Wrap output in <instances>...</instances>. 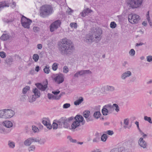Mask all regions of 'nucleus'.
Listing matches in <instances>:
<instances>
[{"label": "nucleus", "instance_id": "f257e3e1", "mask_svg": "<svg viewBox=\"0 0 152 152\" xmlns=\"http://www.w3.org/2000/svg\"><path fill=\"white\" fill-rule=\"evenodd\" d=\"M70 120V118L66 119L63 118L64 127L72 130H77L85 123V121L83 117L80 115H77L75 117L74 120L71 126H69V123Z\"/></svg>", "mask_w": 152, "mask_h": 152}, {"label": "nucleus", "instance_id": "f03ea898", "mask_svg": "<svg viewBox=\"0 0 152 152\" xmlns=\"http://www.w3.org/2000/svg\"><path fill=\"white\" fill-rule=\"evenodd\" d=\"M102 33L100 29L94 28L91 29L84 38V40L88 44H91L92 42H98L101 39L100 36Z\"/></svg>", "mask_w": 152, "mask_h": 152}, {"label": "nucleus", "instance_id": "7ed1b4c3", "mask_svg": "<svg viewBox=\"0 0 152 152\" xmlns=\"http://www.w3.org/2000/svg\"><path fill=\"white\" fill-rule=\"evenodd\" d=\"M59 50L63 54H68L74 48L73 44L66 38L62 39L59 44Z\"/></svg>", "mask_w": 152, "mask_h": 152}, {"label": "nucleus", "instance_id": "20e7f679", "mask_svg": "<svg viewBox=\"0 0 152 152\" xmlns=\"http://www.w3.org/2000/svg\"><path fill=\"white\" fill-rule=\"evenodd\" d=\"M53 12V9L50 5H45L40 8V15L42 17H45L51 14Z\"/></svg>", "mask_w": 152, "mask_h": 152}, {"label": "nucleus", "instance_id": "39448f33", "mask_svg": "<svg viewBox=\"0 0 152 152\" xmlns=\"http://www.w3.org/2000/svg\"><path fill=\"white\" fill-rule=\"evenodd\" d=\"M15 115V112L10 109H5L0 110V118L7 119L12 117Z\"/></svg>", "mask_w": 152, "mask_h": 152}, {"label": "nucleus", "instance_id": "423d86ee", "mask_svg": "<svg viewBox=\"0 0 152 152\" xmlns=\"http://www.w3.org/2000/svg\"><path fill=\"white\" fill-rule=\"evenodd\" d=\"M141 137H140L138 140V144L139 146L143 149H146L148 148V143L145 139L147 137L146 134L143 132H142L140 134Z\"/></svg>", "mask_w": 152, "mask_h": 152}, {"label": "nucleus", "instance_id": "0eeeda50", "mask_svg": "<svg viewBox=\"0 0 152 152\" xmlns=\"http://www.w3.org/2000/svg\"><path fill=\"white\" fill-rule=\"evenodd\" d=\"M51 77L55 82L58 84L63 83L64 79V75L62 73L53 74L51 76Z\"/></svg>", "mask_w": 152, "mask_h": 152}, {"label": "nucleus", "instance_id": "6e6552de", "mask_svg": "<svg viewBox=\"0 0 152 152\" xmlns=\"http://www.w3.org/2000/svg\"><path fill=\"white\" fill-rule=\"evenodd\" d=\"M128 20L130 23L135 24L138 23L140 20V16L136 14H130L128 16Z\"/></svg>", "mask_w": 152, "mask_h": 152}, {"label": "nucleus", "instance_id": "1a4fd4ad", "mask_svg": "<svg viewBox=\"0 0 152 152\" xmlns=\"http://www.w3.org/2000/svg\"><path fill=\"white\" fill-rule=\"evenodd\" d=\"M31 22V20L30 19L23 15L22 16L21 18V23L22 26L25 28H29Z\"/></svg>", "mask_w": 152, "mask_h": 152}, {"label": "nucleus", "instance_id": "9d476101", "mask_svg": "<svg viewBox=\"0 0 152 152\" xmlns=\"http://www.w3.org/2000/svg\"><path fill=\"white\" fill-rule=\"evenodd\" d=\"M113 112V108L112 106L109 105L104 106L102 110V113L104 115H107Z\"/></svg>", "mask_w": 152, "mask_h": 152}, {"label": "nucleus", "instance_id": "9b49d317", "mask_svg": "<svg viewBox=\"0 0 152 152\" xmlns=\"http://www.w3.org/2000/svg\"><path fill=\"white\" fill-rule=\"evenodd\" d=\"M142 0H129L128 3L130 6L132 8H136L140 6L142 4Z\"/></svg>", "mask_w": 152, "mask_h": 152}, {"label": "nucleus", "instance_id": "f8f14e48", "mask_svg": "<svg viewBox=\"0 0 152 152\" xmlns=\"http://www.w3.org/2000/svg\"><path fill=\"white\" fill-rule=\"evenodd\" d=\"M61 21L58 20L53 22L50 25V30L51 32H53L60 26Z\"/></svg>", "mask_w": 152, "mask_h": 152}, {"label": "nucleus", "instance_id": "ddd939ff", "mask_svg": "<svg viewBox=\"0 0 152 152\" xmlns=\"http://www.w3.org/2000/svg\"><path fill=\"white\" fill-rule=\"evenodd\" d=\"M35 85L38 89L42 91H45L48 88V83L47 82L45 83H37Z\"/></svg>", "mask_w": 152, "mask_h": 152}, {"label": "nucleus", "instance_id": "4468645a", "mask_svg": "<svg viewBox=\"0 0 152 152\" xmlns=\"http://www.w3.org/2000/svg\"><path fill=\"white\" fill-rule=\"evenodd\" d=\"M90 111L88 110L85 111L83 113V116L88 122L93 121L94 120L92 116H90Z\"/></svg>", "mask_w": 152, "mask_h": 152}, {"label": "nucleus", "instance_id": "2eb2a0df", "mask_svg": "<svg viewBox=\"0 0 152 152\" xmlns=\"http://www.w3.org/2000/svg\"><path fill=\"white\" fill-rule=\"evenodd\" d=\"M2 124L3 126L8 128L7 129H10L11 130V129L13 126V123L9 120H7L3 121Z\"/></svg>", "mask_w": 152, "mask_h": 152}, {"label": "nucleus", "instance_id": "dca6fc26", "mask_svg": "<svg viewBox=\"0 0 152 152\" xmlns=\"http://www.w3.org/2000/svg\"><path fill=\"white\" fill-rule=\"evenodd\" d=\"M91 72L89 70H81L77 72L74 75L75 77H78L79 76L85 75L87 74H90Z\"/></svg>", "mask_w": 152, "mask_h": 152}, {"label": "nucleus", "instance_id": "f3484780", "mask_svg": "<svg viewBox=\"0 0 152 152\" xmlns=\"http://www.w3.org/2000/svg\"><path fill=\"white\" fill-rule=\"evenodd\" d=\"M36 140L34 137L29 138L24 142V144L25 146H28L30 145L32 143L35 142Z\"/></svg>", "mask_w": 152, "mask_h": 152}, {"label": "nucleus", "instance_id": "a211bd4d", "mask_svg": "<svg viewBox=\"0 0 152 152\" xmlns=\"http://www.w3.org/2000/svg\"><path fill=\"white\" fill-rule=\"evenodd\" d=\"M42 124L49 129L52 128V126L49 120L47 118H44L42 121Z\"/></svg>", "mask_w": 152, "mask_h": 152}, {"label": "nucleus", "instance_id": "6ab92c4d", "mask_svg": "<svg viewBox=\"0 0 152 152\" xmlns=\"http://www.w3.org/2000/svg\"><path fill=\"white\" fill-rule=\"evenodd\" d=\"M3 125L2 122H0V133L7 134L11 132V129H7L3 128Z\"/></svg>", "mask_w": 152, "mask_h": 152}, {"label": "nucleus", "instance_id": "aec40b11", "mask_svg": "<svg viewBox=\"0 0 152 152\" xmlns=\"http://www.w3.org/2000/svg\"><path fill=\"white\" fill-rule=\"evenodd\" d=\"M132 75L131 72L129 71H127L123 73L121 75V78L123 80H125L126 79Z\"/></svg>", "mask_w": 152, "mask_h": 152}, {"label": "nucleus", "instance_id": "412c9836", "mask_svg": "<svg viewBox=\"0 0 152 152\" xmlns=\"http://www.w3.org/2000/svg\"><path fill=\"white\" fill-rule=\"evenodd\" d=\"M61 96V94L58 96H55L50 93L48 94V99L50 100L59 99H60Z\"/></svg>", "mask_w": 152, "mask_h": 152}, {"label": "nucleus", "instance_id": "4be33fe9", "mask_svg": "<svg viewBox=\"0 0 152 152\" xmlns=\"http://www.w3.org/2000/svg\"><path fill=\"white\" fill-rule=\"evenodd\" d=\"M32 93L34 94L33 95L37 98L39 97L41 95L40 91L38 89L36 88H34L32 91Z\"/></svg>", "mask_w": 152, "mask_h": 152}, {"label": "nucleus", "instance_id": "5701e85b", "mask_svg": "<svg viewBox=\"0 0 152 152\" xmlns=\"http://www.w3.org/2000/svg\"><path fill=\"white\" fill-rule=\"evenodd\" d=\"M91 10L88 8L84 9L82 12L80 13V15L83 17H84L87 15L88 13L91 12Z\"/></svg>", "mask_w": 152, "mask_h": 152}, {"label": "nucleus", "instance_id": "b1692460", "mask_svg": "<svg viewBox=\"0 0 152 152\" xmlns=\"http://www.w3.org/2000/svg\"><path fill=\"white\" fill-rule=\"evenodd\" d=\"M100 134L98 133L95 134V137L93 139V142H97L100 140Z\"/></svg>", "mask_w": 152, "mask_h": 152}, {"label": "nucleus", "instance_id": "393cba45", "mask_svg": "<svg viewBox=\"0 0 152 152\" xmlns=\"http://www.w3.org/2000/svg\"><path fill=\"white\" fill-rule=\"evenodd\" d=\"M10 38L9 34L5 32L1 37V39L2 40L5 41L7 40Z\"/></svg>", "mask_w": 152, "mask_h": 152}, {"label": "nucleus", "instance_id": "a878e982", "mask_svg": "<svg viewBox=\"0 0 152 152\" xmlns=\"http://www.w3.org/2000/svg\"><path fill=\"white\" fill-rule=\"evenodd\" d=\"M35 139L36 140L35 142H38V143L40 144H44L46 140L44 139H40L39 137H35Z\"/></svg>", "mask_w": 152, "mask_h": 152}, {"label": "nucleus", "instance_id": "bb28decb", "mask_svg": "<svg viewBox=\"0 0 152 152\" xmlns=\"http://www.w3.org/2000/svg\"><path fill=\"white\" fill-rule=\"evenodd\" d=\"M57 122L58 125V127L61 128L63 125V118H62L58 121H55Z\"/></svg>", "mask_w": 152, "mask_h": 152}, {"label": "nucleus", "instance_id": "cd10ccee", "mask_svg": "<svg viewBox=\"0 0 152 152\" xmlns=\"http://www.w3.org/2000/svg\"><path fill=\"white\" fill-rule=\"evenodd\" d=\"M9 147L11 149H13L15 147V143L11 140H9L8 142Z\"/></svg>", "mask_w": 152, "mask_h": 152}, {"label": "nucleus", "instance_id": "c85d7f7f", "mask_svg": "<svg viewBox=\"0 0 152 152\" xmlns=\"http://www.w3.org/2000/svg\"><path fill=\"white\" fill-rule=\"evenodd\" d=\"M9 4L5 2H0V11L4 7H8Z\"/></svg>", "mask_w": 152, "mask_h": 152}, {"label": "nucleus", "instance_id": "c756f323", "mask_svg": "<svg viewBox=\"0 0 152 152\" xmlns=\"http://www.w3.org/2000/svg\"><path fill=\"white\" fill-rule=\"evenodd\" d=\"M124 124L125 125L124 126V128L125 129L126 128L129 129L130 126H128L129 124V119L128 118H126L124 121Z\"/></svg>", "mask_w": 152, "mask_h": 152}, {"label": "nucleus", "instance_id": "7c9ffc66", "mask_svg": "<svg viewBox=\"0 0 152 152\" xmlns=\"http://www.w3.org/2000/svg\"><path fill=\"white\" fill-rule=\"evenodd\" d=\"M101 114L99 111H95L94 113V117L96 119H98L101 116Z\"/></svg>", "mask_w": 152, "mask_h": 152}, {"label": "nucleus", "instance_id": "2f4dec72", "mask_svg": "<svg viewBox=\"0 0 152 152\" xmlns=\"http://www.w3.org/2000/svg\"><path fill=\"white\" fill-rule=\"evenodd\" d=\"M50 67L49 65L46 66L43 69L44 72L47 74H48L50 72Z\"/></svg>", "mask_w": 152, "mask_h": 152}, {"label": "nucleus", "instance_id": "473e14b6", "mask_svg": "<svg viewBox=\"0 0 152 152\" xmlns=\"http://www.w3.org/2000/svg\"><path fill=\"white\" fill-rule=\"evenodd\" d=\"M83 101V98L82 97H80L79 99L75 101L74 102V104L75 105H79Z\"/></svg>", "mask_w": 152, "mask_h": 152}, {"label": "nucleus", "instance_id": "72a5a7b5", "mask_svg": "<svg viewBox=\"0 0 152 152\" xmlns=\"http://www.w3.org/2000/svg\"><path fill=\"white\" fill-rule=\"evenodd\" d=\"M37 98L35 96L33 95L30 96L28 97V101L30 102H32L36 100Z\"/></svg>", "mask_w": 152, "mask_h": 152}, {"label": "nucleus", "instance_id": "f704fd0d", "mask_svg": "<svg viewBox=\"0 0 152 152\" xmlns=\"http://www.w3.org/2000/svg\"><path fill=\"white\" fill-rule=\"evenodd\" d=\"M105 89L108 91H113L115 90L114 88L111 86H107L105 87Z\"/></svg>", "mask_w": 152, "mask_h": 152}, {"label": "nucleus", "instance_id": "c9c22d12", "mask_svg": "<svg viewBox=\"0 0 152 152\" xmlns=\"http://www.w3.org/2000/svg\"><path fill=\"white\" fill-rule=\"evenodd\" d=\"M144 119L145 121L148 122L150 124H152V121L150 117L146 115L144 116Z\"/></svg>", "mask_w": 152, "mask_h": 152}, {"label": "nucleus", "instance_id": "e433bc0d", "mask_svg": "<svg viewBox=\"0 0 152 152\" xmlns=\"http://www.w3.org/2000/svg\"><path fill=\"white\" fill-rule=\"evenodd\" d=\"M121 152H131V151L127 147L122 146Z\"/></svg>", "mask_w": 152, "mask_h": 152}, {"label": "nucleus", "instance_id": "4c0bfd02", "mask_svg": "<svg viewBox=\"0 0 152 152\" xmlns=\"http://www.w3.org/2000/svg\"><path fill=\"white\" fill-rule=\"evenodd\" d=\"M30 88L28 86H26L22 90V93L23 94H25L30 90Z\"/></svg>", "mask_w": 152, "mask_h": 152}, {"label": "nucleus", "instance_id": "58836bf2", "mask_svg": "<svg viewBox=\"0 0 152 152\" xmlns=\"http://www.w3.org/2000/svg\"><path fill=\"white\" fill-rule=\"evenodd\" d=\"M107 138V136L106 134H104L102 135L101 139V140L102 142H105Z\"/></svg>", "mask_w": 152, "mask_h": 152}, {"label": "nucleus", "instance_id": "ea45409f", "mask_svg": "<svg viewBox=\"0 0 152 152\" xmlns=\"http://www.w3.org/2000/svg\"><path fill=\"white\" fill-rule=\"evenodd\" d=\"M135 54V52L134 50L133 49H131L129 52V56L131 57L134 56Z\"/></svg>", "mask_w": 152, "mask_h": 152}, {"label": "nucleus", "instance_id": "a19ab883", "mask_svg": "<svg viewBox=\"0 0 152 152\" xmlns=\"http://www.w3.org/2000/svg\"><path fill=\"white\" fill-rule=\"evenodd\" d=\"M113 108V109H115L117 112H118L119 111V108L118 105L115 104H114L112 106Z\"/></svg>", "mask_w": 152, "mask_h": 152}, {"label": "nucleus", "instance_id": "79ce46f5", "mask_svg": "<svg viewBox=\"0 0 152 152\" xmlns=\"http://www.w3.org/2000/svg\"><path fill=\"white\" fill-rule=\"evenodd\" d=\"M39 58V56L37 54H34L33 56V59L34 61L37 62L38 61Z\"/></svg>", "mask_w": 152, "mask_h": 152}, {"label": "nucleus", "instance_id": "37998d69", "mask_svg": "<svg viewBox=\"0 0 152 152\" xmlns=\"http://www.w3.org/2000/svg\"><path fill=\"white\" fill-rule=\"evenodd\" d=\"M35 149V147L34 145H31L28 148V150L29 152H33L34 151Z\"/></svg>", "mask_w": 152, "mask_h": 152}, {"label": "nucleus", "instance_id": "c03bdc74", "mask_svg": "<svg viewBox=\"0 0 152 152\" xmlns=\"http://www.w3.org/2000/svg\"><path fill=\"white\" fill-rule=\"evenodd\" d=\"M58 65V64L56 63L53 64L52 66V69L53 71H55L57 70Z\"/></svg>", "mask_w": 152, "mask_h": 152}, {"label": "nucleus", "instance_id": "a18cd8bd", "mask_svg": "<svg viewBox=\"0 0 152 152\" xmlns=\"http://www.w3.org/2000/svg\"><path fill=\"white\" fill-rule=\"evenodd\" d=\"M70 26L71 28L76 29L77 27V24L75 23H71L70 24Z\"/></svg>", "mask_w": 152, "mask_h": 152}, {"label": "nucleus", "instance_id": "49530a36", "mask_svg": "<svg viewBox=\"0 0 152 152\" xmlns=\"http://www.w3.org/2000/svg\"><path fill=\"white\" fill-rule=\"evenodd\" d=\"M69 70L68 67L66 66H64L63 68V72L64 73H67L69 72Z\"/></svg>", "mask_w": 152, "mask_h": 152}, {"label": "nucleus", "instance_id": "de8ad7c7", "mask_svg": "<svg viewBox=\"0 0 152 152\" xmlns=\"http://www.w3.org/2000/svg\"><path fill=\"white\" fill-rule=\"evenodd\" d=\"M20 99L23 101H25L27 99V95L25 94L22 95L21 96Z\"/></svg>", "mask_w": 152, "mask_h": 152}, {"label": "nucleus", "instance_id": "09e8293b", "mask_svg": "<svg viewBox=\"0 0 152 152\" xmlns=\"http://www.w3.org/2000/svg\"><path fill=\"white\" fill-rule=\"evenodd\" d=\"M52 127L53 129H56L58 127V125L57 122H53L52 126Z\"/></svg>", "mask_w": 152, "mask_h": 152}, {"label": "nucleus", "instance_id": "8fccbe9b", "mask_svg": "<svg viewBox=\"0 0 152 152\" xmlns=\"http://www.w3.org/2000/svg\"><path fill=\"white\" fill-rule=\"evenodd\" d=\"M32 130L34 132H37L39 131V129L34 126H33L32 127Z\"/></svg>", "mask_w": 152, "mask_h": 152}, {"label": "nucleus", "instance_id": "3c124183", "mask_svg": "<svg viewBox=\"0 0 152 152\" xmlns=\"http://www.w3.org/2000/svg\"><path fill=\"white\" fill-rule=\"evenodd\" d=\"M67 138L71 142L73 143H76L77 142V141L76 140L73 139H72L71 136H69L67 137Z\"/></svg>", "mask_w": 152, "mask_h": 152}, {"label": "nucleus", "instance_id": "603ef678", "mask_svg": "<svg viewBox=\"0 0 152 152\" xmlns=\"http://www.w3.org/2000/svg\"><path fill=\"white\" fill-rule=\"evenodd\" d=\"M116 26V24L114 22H112L110 24V27L112 28H114Z\"/></svg>", "mask_w": 152, "mask_h": 152}, {"label": "nucleus", "instance_id": "864d4df0", "mask_svg": "<svg viewBox=\"0 0 152 152\" xmlns=\"http://www.w3.org/2000/svg\"><path fill=\"white\" fill-rule=\"evenodd\" d=\"M135 124L136 125L138 129L139 130V131L140 132V134H141V133L143 132L139 128V122L137 121H136L135 122Z\"/></svg>", "mask_w": 152, "mask_h": 152}, {"label": "nucleus", "instance_id": "5fc2aeb1", "mask_svg": "<svg viewBox=\"0 0 152 152\" xmlns=\"http://www.w3.org/2000/svg\"><path fill=\"white\" fill-rule=\"evenodd\" d=\"M146 59L148 62H151L152 61V56H148L146 57Z\"/></svg>", "mask_w": 152, "mask_h": 152}, {"label": "nucleus", "instance_id": "6e6d98bb", "mask_svg": "<svg viewBox=\"0 0 152 152\" xmlns=\"http://www.w3.org/2000/svg\"><path fill=\"white\" fill-rule=\"evenodd\" d=\"M0 56L2 58H5L6 56L5 53L3 51L1 52H0Z\"/></svg>", "mask_w": 152, "mask_h": 152}, {"label": "nucleus", "instance_id": "4d7b16f0", "mask_svg": "<svg viewBox=\"0 0 152 152\" xmlns=\"http://www.w3.org/2000/svg\"><path fill=\"white\" fill-rule=\"evenodd\" d=\"M105 133L110 135H112L113 134V132L111 130H107L105 132Z\"/></svg>", "mask_w": 152, "mask_h": 152}, {"label": "nucleus", "instance_id": "13d9d810", "mask_svg": "<svg viewBox=\"0 0 152 152\" xmlns=\"http://www.w3.org/2000/svg\"><path fill=\"white\" fill-rule=\"evenodd\" d=\"M70 106V104L69 103H66L64 104L63 106L64 108H67L69 107Z\"/></svg>", "mask_w": 152, "mask_h": 152}, {"label": "nucleus", "instance_id": "bf43d9fd", "mask_svg": "<svg viewBox=\"0 0 152 152\" xmlns=\"http://www.w3.org/2000/svg\"><path fill=\"white\" fill-rule=\"evenodd\" d=\"M60 92V91L59 90H58L56 91H54L52 92V93L55 96H57V95L59 94Z\"/></svg>", "mask_w": 152, "mask_h": 152}, {"label": "nucleus", "instance_id": "052dcab7", "mask_svg": "<svg viewBox=\"0 0 152 152\" xmlns=\"http://www.w3.org/2000/svg\"><path fill=\"white\" fill-rule=\"evenodd\" d=\"M146 18L148 21H149L150 20H151L149 16V11L147 12V14L146 15Z\"/></svg>", "mask_w": 152, "mask_h": 152}, {"label": "nucleus", "instance_id": "680f3d73", "mask_svg": "<svg viewBox=\"0 0 152 152\" xmlns=\"http://www.w3.org/2000/svg\"><path fill=\"white\" fill-rule=\"evenodd\" d=\"M118 150H117V147L115 148L111 149L110 150V152H118Z\"/></svg>", "mask_w": 152, "mask_h": 152}, {"label": "nucleus", "instance_id": "e2e57ef3", "mask_svg": "<svg viewBox=\"0 0 152 152\" xmlns=\"http://www.w3.org/2000/svg\"><path fill=\"white\" fill-rule=\"evenodd\" d=\"M42 47V45L41 44H39L37 45V48L38 49L40 50L41 49Z\"/></svg>", "mask_w": 152, "mask_h": 152}, {"label": "nucleus", "instance_id": "0e129e2a", "mask_svg": "<svg viewBox=\"0 0 152 152\" xmlns=\"http://www.w3.org/2000/svg\"><path fill=\"white\" fill-rule=\"evenodd\" d=\"M91 152H102V151L100 149H96L93 150Z\"/></svg>", "mask_w": 152, "mask_h": 152}, {"label": "nucleus", "instance_id": "69168bd1", "mask_svg": "<svg viewBox=\"0 0 152 152\" xmlns=\"http://www.w3.org/2000/svg\"><path fill=\"white\" fill-rule=\"evenodd\" d=\"M118 150V152H121L122 146H118L117 147Z\"/></svg>", "mask_w": 152, "mask_h": 152}, {"label": "nucleus", "instance_id": "338daca9", "mask_svg": "<svg viewBox=\"0 0 152 152\" xmlns=\"http://www.w3.org/2000/svg\"><path fill=\"white\" fill-rule=\"evenodd\" d=\"M8 61L7 63L9 64H12L13 60L12 58H10L8 59Z\"/></svg>", "mask_w": 152, "mask_h": 152}, {"label": "nucleus", "instance_id": "774afa93", "mask_svg": "<svg viewBox=\"0 0 152 152\" xmlns=\"http://www.w3.org/2000/svg\"><path fill=\"white\" fill-rule=\"evenodd\" d=\"M11 7L13 8H14L15 7L16 3L15 2H13L12 3V4L10 5Z\"/></svg>", "mask_w": 152, "mask_h": 152}]
</instances>
